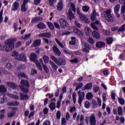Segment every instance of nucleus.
Returning a JSON list of instances; mask_svg holds the SVG:
<instances>
[{
  "instance_id": "393cba45",
  "label": "nucleus",
  "mask_w": 125,
  "mask_h": 125,
  "mask_svg": "<svg viewBox=\"0 0 125 125\" xmlns=\"http://www.w3.org/2000/svg\"><path fill=\"white\" fill-rule=\"evenodd\" d=\"M37 28L41 30H43V29H45V28H46V26H45L43 23L40 22L37 25Z\"/></svg>"
},
{
  "instance_id": "de8ad7c7",
  "label": "nucleus",
  "mask_w": 125,
  "mask_h": 125,
  "mask_svg": "<svg viewBox=\"0 0 125 125\" xmlns=\"http://www.w3.org/2000/svg\"><path fill=\"white\" fill-rule=\"evenodd\" d=\"M83 122H84V117L83 115H81L80 117V124L79 125H83Z\"/></svg>"
},
{
  "instance_id": "9d476101",
  "label": "nucleus",
  "mask_w": 125,
  "mask_h": 125,
  "mask_svg": "<svg viewBox=\"0 0 125 125\" xmlns=\"http://www.w3.org/2000/svg\"><path fill=\"white\" fill-rule=\"evenodd\" d=\"M78 94H79V99L78 100V103L80 105L82 104V102H83V100L84 98L85 94L84 92L79 91L78 92Z\"/></svg>"
},
{
  "instance_id": "0e129e2a",
  "label": "nucleus",
  "mask_w": 125,
  "mask_h": 125,
  "mask_svg": "<svg viewBox=\"0 0 125 125\" xmlns=\"http://www.w3.org/2000/svg\"><path fill=\"white\" fill-rule=\"evenodd\" d=\"M91 27L93 30H98V28L95 25V23H92L91 24Z\"/></svg>"
},
{
  "instance_id": "6ab92c4d",
  "label": "nucleus",
  "mask_w": 125,
  "mask_h": 125,
  "mask_svg": "<svg viewBox=\"0 0 125 125\" xmlns=\"http://www.w3.org/2000/svg\"><path fill=\"white\" fill-rule=\"evenodd\" d=\"M40 21H42V18L35 17L33 18L31 20L32 23H38Z\"/></svg>"
},
{
  "instance_id": "aec40b11",
  "label": "nucleus",
  "mask_w": 125,
  "mask_h": 125,
  "mask_svg": "<svg viewBox=\"0 0 125 125\" xmlns=\"http://www.w3.org/2000/svg\"><path fill=\"white\" fill-rule=\"evenodd\" d=\"M57 9L59 11H61L63 9V1L60 0L58 3Z\"/></svg>"
},
{
  "instance_id": "2eb2a0df",
  "label": "nucleus",
  "mask_w": 125,
  "mask_h": 125,
  "mask_svg": "<svg viewBox=\"0 0 125 125\" xmlns=\"http://www.w3.org/2000/svg\"><path fill=\"white\" fill-rule=\"evenodd\" d=\"M96 16H99V14L98 13L96 12V11L95 9L93 10V14L91 16V19L92 21H94V20H96Z\"/></svg>"
},
{
  "instance_id": "4468645a",
  "label": "nucleus",
  "mask_w": 125,
  "mask_h": 125,
  "mask_svg": "<svg viewBox=\"0 0 125 125\" xmlns=\"http://www.w3.org/2000/svg\"><path fill=\"white\" fill-rule=\"evenodd\" d=\"M19 8V2L17 1L14 2L12 4V10L13 11H16Z\"/></svg>"
},
{
  "instance_id": "ddd939ff",
  "label": "nucleus",
  "mask_w": 125,
  "mask_h": 125,
  "mask_svg": "<svg viewBox=\"0 0 125 125\" xmlns=\"http://www.w3.org/2000/svg\"><path fill=\"white\" fill-rule=\"evenodd\" d=\"M17 60H20V61H26V60H27L26 55H25V54H21L20 55H19V56L17 57Z\"/></svg>"
},
{
  "instance_id": "6e6d98bb",
  "label": "nucleus",
  "mask_w": 125,
  "mask_h": 125,
  "mask_svg": "<svg viewBox=\"0 0 125 125\" xmlns=\"http://www.w3.org/2000/svg\"><path fill=\"white\" fill-rule=\"evenodd\" d=\"M18 76L19 77V78H26V74L24 73H18Z\"/></svg>"
},
{
  "instance_id": "dca6fc26",
  "label": "nucleus",
  "mask_w": 125,
  "mask_h": 125,
  "mask_svg": "<svg viewBox=\"0 0 125 125\" xmlns=\"http://www.w3.org/2000/svg\"><path fill=\"white\" fill-rule=\"evenodd\" d=\"M6 97L4 94H0V104H3L6 102Z\"/></svg>"
},
{
  "instance_id": "9b49d317",
  "label": "nucleus",
  "mask_w": 125,
  "mask_h": 125,
  "mask_svg": "<svg viewBox=\"0 0 125 125\" xmlns=\"http://www.w3.org/2000/svg\"><path fill=\"white\" fill-rule=\"evenodd\" d=\"M89 122L91 125H95L96 124V119L95 118V115L92 114L89 117Z\"/></svg>"
},
{
  "instance_id": "6e6552de",
  "label": "nucleus",
  "mask_w": 125,
  "mask_h": 125,
  "mask_svg": "<svg viewBox=\"0 0 125 125\" xmlns=\"http://www.w3.org/2000/svg\"><path fill=\"white\" fill-rule=\"evenodd\" d=\"M77 13L79 15V17L80 18H81L82 21H83V22H84V23H86V24H89L90 21L88 20V19H87V18H86V17H85L84 15L81 13L79 11H77Z\"/></svg>"
},
{
  "instance_id": "a878e982",
  "label": "nucleus",
  "mask_w": 125,
  "mask_h": 125,
  "mask_svg": "<svg viewBox=\"0 0 125 125\" xmlns=\"http://www.w3.org/2000/svg\"><path fill=\"white\" fill-rule=\"evenodd\" d=\"M50 64L51 65L52 69L54 70V71H57V68L58 67H57V65L54 63V62L51 61H50Z\"/></svg>"
},
{
  "instance_id": "864d4df0",
  "label": "nucleus",
  "mask_w": 125,
  "mask_h": 125,
  "mask_svg": "<svg viewBox=\"0 0 125 125\" xmlns=\"http://www.w3.org/2000/svg\"><path fill=\"white\" fill-rule=\"evenodd\" d=\"M55 3H56V0H49V4L51 6H54Z\"/></svg>"
},
{
  "instance_id": "09e8293b",
  "label": "nucleus",
  "mask_w": 125,
  "mask_h": 125,
  "mask_svg": "<svg viewBox=\"0 0 125 125\" xmlns=\"http://www.w3.org/2000/svg\"><path fill=\"white\" fill-rule=\"evenodd\" d=\"M42 66H43L44 71L46 73H48V72H49V69L48 68V67H47V66H46L45 64H42Z\"/></svg>"
},
{
  "instance_id": "f03ea898",
  "label": "nucleus",
  "mask_w": 125,
  "mask_h": 125,
  "mask_svg": "<svg viewBox=\"0 0 125 125\" xmlns=\"http://www.w3.org/2000/svg\"><path fill=\"white\" fill-rule=\"evenodd\" d=\"M111 9H108L107 11L104 12L102 14V17L103 19H105L108 22H113L114 21V17L111 15Z\"/></svg>"
},
{
  "instance_id": "f3484780",
  "label": "nucleus",
  "mask_w": 125,
  "mask_h": 125,
  "mask_svg": "<svg viewBox=\"0 0 125 125\" xmlns=\"http://www.w3.org/2000/svg\"><path fill=\"white\" fill-rule=\"evenodd\" d=\"M7 85L10 88H12V89H15L16 87H17V85L12 82H7Z\"/></svg>"
},
{
  "instance_id": "39448f33",
  "label": "nucleus",
  "mask_w": 125,
  "mask_h": 125,
  "mask_svg": "<svg viewBox=\"0 0 125 125\" xmlns=\"http://www.w3.org/2000/svg\"><path fill=\"white\" fill-rule=\"evenodd\" d=\"M69 5L70 6V8H69L68 10L67 16L70 20H73V19H75V16H74V14L72 13V10L74 12H76V7H75V4H74V3H70Z\"/></svg>"
},
{
  "instance_id": "412c9836",
  "label": "nucleus",
  "mask_w": 125,
  "mask_h": 125,
  "mask_svg": "<svg viewBox=\"0 0 125 125\" xmlns=\"http://www.w3.org/2000/svg\"><path fill=\"white\" fill-rule=\"evenodd\" d=\"M7 91V88L4 85H0V92L1 93H5Z\"/></svg>"
},
{
  "instance_id": "b1692460",
  "label": "nucleus",
  "mask_w": 125,
  "mask_h": 125,
  "mask_svg": "<svg viewBox=\"0 0 125 125\" xmlns=\"http://www.w3.org/2000/svg\"><path fill=\"white\" fill-rule=\"evenodd\" d=\"M74 33L76 34V35H77V36H79L80 37H83V33L81 30L78 29H75L74 30Z\"/></svg>"
},
{
  "instance_id": "7c9ffc66",
  "label": "nucleus",
  "mask_w": 125,
  "mask_h": 125,
  "mask_svg": "<svg viewBox=\"0 0 125 125\" xmlns=\"http://www.w3.org/2000/svg\"><path fill=\"white\" fill-rule=\"evenodd\" d=\"M41 42H42V41L40 39L35 40L33 43V46H39L41 44Z\"/></svg>"
},
{
  "instance_id": "680f3d73",
  "label": "nucleus",
  "mask_w": 125,
  "mask_h": 125,
  "mask_svg": "<svg viewBox=\"0 0 125 125\" xmlns=\"http://www.w3.org/2000/svg\"><path fill=\"white\" fill-rule=\"evenodd\" d=\"M125 24H123L122 25V26L121 27V28H120L118 32H124V31H125Z\"/></svg>"
},
{
  "instance_id": "0eeeda50",
  "label": "nucleus",
  "mask_w": 125,
  "mask_h": 125,
  "mask_svg": "<svg viewBox=\"0 0 125 125\" xmlns=\"http://www.w3.org/2000/svg\"><path fill=\"white\" fill-rule=\"evenodd\" d=\"M51 59H52V60L54 61L57 65H59V66H61V65H65L66 64V61L65 60H63L61 62L58 61L57 58H56L54 56L51 55Z\"/></svg>"
},
{
  "instance_id": "58836bf2",
  "label": "nucleus",
  "mask_w": 125,
  "mask_h": 125,
  "mask_svg": "<svg viewBox=\"0 0 125 125\" xmlns=\"http://www.w3.org/2000/svg\"><path fill=\"white\" fill-rule=\"evenodd\" d=\"M121 13L123 14L124 19H125V6L121 7Z\"/></svg>"
},
{
  "instance_id": "4c0bfd02",
  "label": "nucleus",
  "mask_w": 125,
  "mask_h": 125,
  "mask_svg": "<svg viewBox=\"0 0 125 125\" xmlns=\"http://www.w3.org/2000/svg\"><path fill=\"white\" fill-rule=\"evenodd\" d=\"M77 94L76 93V92H73L72 94V99L73 101V103H74V104H76V102H77Z\"/></svg>"
},
{
  "instance_id": "bb28decb",
  "label": "nucleus",
  "mask_w": 125,
  "mask_h": 125,
  "mask_svg": "<svg viewBox=\"0 0 125 125\" xmlns=\"http://www.w3.org/2000/svg\"><path fill=\"white\" fill-rule=\"evenodd\" d=\"M49 107L51 111H54V109L56 108V104H55V103H51L49 104Z\"/></svg>"
},
{
  "instance_id": "3c124183",
  "label": "nucleus",
  "mask_w": 125,
  "mask_h": 125,
  "mask_svg": "<svg viewBox=\"0 0 125 125\" xmlns=\"http://www.w3.org/2000/svg\"><path fill=\"white\" fill-rule=\"evenodd\" d=\"M118 100L121 105H124L125 104V100L123 98H119Z\"/></svg>"
},
{
  "instance_id": "37998d69",
  "label": "nucleus",
  "mask_w": 125,
  "mask_h": 125,
  "mask_svg": "<svg viewBox=\"0 0 125 125\" xmlns=\"http://www.w3.org/2000/svg\"><path fill=\"white\" fill-rule=\"evenodd\" d=\"M47 25L50 30H53L54 29V26L52 23L48 22L47 23Z\"/></svg>"
},
{
  "instance_id": "cd10ccee",
  "label": "nucleus",
  "mask_w": 125,
  "mask_h": 125,
  "mask_svg": "<svg viewBox=\"0 0 125 125\" xmlns=\"http://www.w3.org/2000/svg\"><path fill=\"white\" fill-rule=\"evenodd\" d=\"M85 33L86 36H89L91 34V29L88 27H86L84 29Z\"/></svg>"
},
{
  "instance_id": "49530a36",
  "label": "nucleus",
  "mask_w": 125,
  "mask_h": 125,
  "mask_svg": "<svg viewBox=\"0 0 125 125\" xmlns=\"http://www.w3.org/2000/svg\"><path fill=\"white\" fill-rule=\"evenodd\" d=\"M85 87L86 89H91L92 88V83H88L85 86Z\"/></svg>"
},
{
  "instance_id": "c85d7f7f",
  "label": "nucleus",
  "mask_w": 125,
  "mask_h": 125,
  "mask_svg": "<svg viewBox=\"0 0 125 125\" xmlns=\"http://www.w3.org/2000/svg\"><path fill=\"white\" fill-rule=\"evenodd\" d=\"M96 45L97 47H99V48H101V47L105 46V43L104 42H99L96 43Z\"/></svg>"
},
{
  "instance_id": "c03bdc74",
  "label": "nucleus",
  "mask_w": 125,
  "mask_h": 125,
  "mask_svg": "<svg viewBox=\"0 0 125 125\" xmlns=\"http://www.w3.org/2000/svg\"><path fill=\"white\" fill-rule=\"evenodd\" d=\"M88 42L90 44H93L94 43V39L92 37H89L88 39Z\"/></svg>"
},
{
  "instance_id": "4d7b16f0",
  "label": "nucleus",
  "mask_w": 125,
  "mask_h": 125,
  "mask_svg": "<svg viewBox=\"0 0 125 125\" xmlns=\"http://www.w3.org/2000/svg\"><path fill=\"white\" fill-rule=\"evenodd\" d=\"M70 44H75L76 43V38L75 37L72 38V40L69 42Z\"/></svg>"
},
{
  "instance_id": "8fccbe9b",
  "label": "nucleus",
  "mask_w": 125,
  "mask_h": 125,
  "mask_svg": "<svg viewBox=\"0 0 125 125\" xmlns=\"http://www.w3.org/2000/svg\"><path fill=\"white\" fill-rule=\"evenodd\" d=\"M3 13V10H1L0 12V24L2 22L3 19L2 18V14Z\"/></svg>"
},
{
  "instance_id": "2f4dec72",
  "label": "nucleus",
  "mask_w": 125,
  "mask_h": 125,
  "mask_svg": "<svg viewBox=\"0 0 125 125\" xmlns=\"http://www.w3.org/2000/svg\"><path fill=\"white\" fill-rule=\"evenodd\" d=\"M11 56L14 57L15 59L17 60V57L19 56L18 52L16 51H13L11 53Z\"/></svg>"
},
{
  "instance_id": "a211bd4d",
  "label": "nucleus",
  "mask_w": 125,
  "mask_h": 125,
  "mask_svg": "<svg viewBox=\"0 0 125 125\" xmlns=\"http://www.w3.org/2000/svg\"><path fill=\"white\" fill-rule=\"evenodd\" d=\"M16 110H17V107L13 108L12 110L8 113V118H11V117H13V116L15 115Z\"/></svg>"
},
{
  "instance_id": "5701e85b",
  "label": "nucleus",
  "mask_w": 125,
  "mask_h": 125,
  "mask_svg": "<svg viewBox=\"0 0 125 125\" xmlns=\"http://www.w3.org/2000/svg\"><path fill=\"white\" fill-rule=\"evenodd\" d=\"M92 35L94 38H95V39L98 40L100 39V34H99V33L97 31H93L92 32Z\"/></svg>"
},
{
  "instance_id": "7ed1b4c3",
  "label": "nucleus",
  "mask_w": 125,
  "mask_h": 125,
  "mask_svg": "<svg viewBox=\"0 0 125 125\" xmlns=\"http://www.w3.org/2000/svg\"><path fill=\"white\" fill-rule=\"evenodd\" d=\"M21 90L23 93L29 92V83L27 80H21Z\"/></svg>"
},
{
  "instance_id": "a18cd8bd",
  "label": "nucleus",
  "mask_w": 125,
  "mask_h": 125,
  "mask_svg": "<svg viewBox=\"0 0 125 125\" xmlns=\"http://www.w3.org/2000/svg\"><path fill=\"white\" fill-rule=\"evenodd\" d=\"M82 45H83V46H84V49H87V48H89V47H90V45H89L88 43L85 42H82Z\"/></svg>"
},
{
  "instance_id": "4be33fe9",
  "label": "nucleus",
  "mask_w": 125,
  "mask_h": 125,
  "mask_svg": "<svg viewBox=\"0 0 125 125\" xmlns=\"http://www.w3.org/2000/svg\"><path fill=\"white\" fill-rule=\"evenodd\" d=\"M38 36L40 38H42V37H46V38H50V37H51V33L49 32L45 33H41Z\"/></svg>"
},
{
  "instance_id": "c9c22d12",
  "label": "nucleus",
  "mask_w": 125,
  "mask_h": 125,
  "mask_svg": "<svg viewBox=\"0 0 125 125\" xmlns=\"http://www.w3.org/2000/svg\"><path fill=\"white\" fill-rule=\"evenodd\" d=\"M7 95L11 98H14V99H19V97L16 95L13 94H8Z\"/></svg>"
},
{
  "instance_id": "338daca9",
  "label": "nucleus",
  "mask_w": 125,
  "mask_h": 125,
  "mask_svg": "<svg viewBox=\"0 0 125 125\" xmlns=\"http://www.w3.org/2000/svg\"><path fill=\"white\" fill-rule=\"evenodd\" d=\"M43 125H51V122L49 120H46L43 122Z\"/></svg>"
},
{
  "instance_id": "774afa93",
  "label": "nucleus",
  "mask_w": 125,
  "mask_h": 125,
  "mask_svg": "<svg viewBox=\"0 0 125 125\" xmlns=\"http://www.w3.org/2000/svg\"><path fill=\"white\" fill-rule=\"evenodd\" d=\"M6 67H7V69H11V68H12V65H11V63L8 62L6 64Z\"/></svg>"
},
{
  "instance_id": "79ce46f5",
  "label": "nucleus",
  "mask_w": 125,
  "mask_h": 125,
  "mask_svg": "<svg viewBox=\"0 0 125 125\" xmlns=\"http://www.w3.org/2000/svg\"><path fill=\"white\" fill-rule=\"evenodd\" d=\"M113 38L111 37H108L106 38V42L108 43V44H111L112 42H113Z\"/></svg>"
},
{
  "instance_id": "c756f323",
  "label": "nucleus",
  "mask_w": 125,
  "mask_h": 125,
  "mask_svg": "<svg viewBox=\"0 0 125 125\" xmlns=\"http://www.w3.org/2000/svg\"><path fill=\"white\" fill-rule=\"evenodd\" d=\"M8 106H18L19 105V102L15 101L8 103Z\"/></svg>"
},
{
  "instance_id": "f257e3e1",
  "label": "nucleus",
  "mask_w": 125,
  "mask_h": 125,
  "mask_svg": "<svg viewBox=\"0 0 125 125\" xmlns=\"http://www.w3.org/2000/svg\"><path fill=\"white\" fill-rule=\"evenodd\" d=\"M14 42L15 39H9L4 41V45L1 47V50L4 51H11L14 47Z\"/></svg>"
},
{
  "instance_id": "bf43d9fd",
  "label": "nucleus",
  "mask_w": 125,
  "mask_h": 125,
  "mask_svg": "<svg viewBox=\"0 0 125 125\" xmlns=\"http://www.w3.org/2000/svg\"><path fill=\"white\" fill-rule=\"evenodd\" d=\"M54 25L55 27V28H56V29H58V30H60L61 29V27H60V25H59V23H57V22H55L54 23Z\"/></svg>"
},
{
  "instance_id": "f8f14e48",
  "label": "nucleus",
  "mask_w": 125,
  "mask_h": 125,
  "mask_svg": "<svg viewBox=\"0 0 125 125\" xmlns=\"http://www.w3.org/2000/svg\"><path fill=\"white\" fill-rule=\"evenodd\" d=\"M53 51L56 55H58V56H61V52L60 51V50L56 46H54L53 47Z\"/></svg>"
},
{
  "instance_id": "473e14b6",
  "label": "nucleus",
  "mask_w": 125,
  "mask_h": 125,
  "mask_svg": "<svg viewBox=\"0 0 125 125\" xmlns=\"http://www.w3.org/2000/svg\"><path fill=\"white\" fill-rule=\"evenodd\" d=\"M55 41L57 43H58L59 46H60V47H61L62 48H65V46H64V45H63V44L60 42V41H59V40H58V39L56 38Z\"/></svg>"
},
{
  "instance_id": "72a5a7b5",
  "label": "nucleus",
  "mask_w": 125,
  "mask_h": 125,
  "mask_svg": "<svg viewBox=\"0 0 125 125\" xmlns=\"http://www.w3.org/2000/svg\"><path fill=\"white\" fill-rule=\"evenodd\" d=\"M42 58L44 63L45 64H47L48 63V61H49V58L47 55H43Z\"/></svg>"
},
{
  "instance_id": "13d9d810",
  "label": "nucleus",
  "mask_w": 125,
  "mask_h": 125,
  "mask_svg": "<svg viewBox=\"0 0 125 125\" xmlns=\"http://www.w3.org/2000/svg\"><path fill=\"white\" fill-rule=\"evenodd\" d=\"M26 68L24 65H21L19 67L17 68L18 71H20V70H24Z\"/></svg>"
},
{
  "instance_id": "20e7f679",
  "label": "nucleus",
  "mask_w": 125,
  "mask_h": 125,
  "mask_svg": "<svg viewBox=\"0 0 125 125\" xmlns=\"http://www.w3.org/2000/svg\"><path fill=\"white\" fill-rule=\"evenodd\" d=\"M37 55H36L35 53H32L29 57V59L32 62H34V63L36 64L37 67H38L40 71H42V67L41 63H40V62H39L37 60Z\"/></svg>"
},
{
  "instance_id": "423d86ee",
  "label": "nucleus",
  "mask_w": 125,
  "mask_h": 125,
  "mask_svg": "<svg viewBox=\"0 0 125 125\" xmlns=\"http://www.w3.org/2000/svg\"><path fill=\"white\" fill-rule=\"evenodd\" d=\"M59 22L62 29H66V28L69 27V23L65 19H60L59 20Z\"/></svg>"
},
{
  "instance_id": "1a4fd4ad",
  "label": "nucleus",
  "mask_w": 125,
  "mask_h": 125,
  "mask_svg": "<svg viewBox=\"0 0 125 125\" xmlns=\"http://www.w3.org/2000/svg\"><path fill=\"white\" fill-rule=\"evenodd\" d=\"M23 3L21 6V11L22 12H26L27 11V7H26V4L28 3V2H30L29 0H23Z\"/></svg>"
},
{
  "instance_id": "69168bd1",
  "label": "nucleus",
  "mask_w": 125,
  "mask_h": 125,
  "mask_svg": "<svg viewBox=\"0 0 125 125\" xmlns=\"http://www.w3.org/2000/svg\"><path fill=\"white\" fill-rule=\"evenodd\" d=\"M92 103L93 105H94V108L97 107V106H98V104H97V102H96V101L95 100H93L92 102Z\"/></svg>"
},
{
  "instance_id": "5fc2aeb1",
  "label": "nucleus",
  "mask_w": 125,
  "mask_h": 125,
  "mask_svg": "<svg viewBox=\"0 0 125 125\" xmlns=\"http://www.w3.org/2000/svg\"><path fill=\"white\" fill-rule=\"evenodd\" d=\"M62 101L61 100H60L58 101L57 102L56 107L58 108V109H59V108H60V107H61V102Z\"/></svg>"
},
{
  "instance_id": "f704fd0d",
  "label": "nucleus",
  "mask_w": 125,
  "mask_h": 125,
  "mask_svg": "<svg viewBox=\"0 0 125 125\" xmlns=\"http://www.w3.org/2000/svg\"><path fill=\"white\" fill-rule=\"evenodd\" d=\"M20 97L21 100H26V99H28V95L26 94H23L22 93H20Z\"/></svg>"
},
{
  "instance_id": "e433bc0d",
  "label": "nucleus",
  "mask_w": 125,
  "mask_h": 125,
  "mask_svg": "<svg viewBox=\"0 0 125 125\" xmlns=\"http://www.w3.org/2000/svg\"><path fill=\"white\" fill-rule=\"evenodd\" d=\"M114 10L115 13H119V11H120V5H116L114 7Z\"/></svg>"
},
{
  "instance_id": "603ef678",
  "label": "nucleus",
  "mask_w": 125,
  "mask_h": 125,
  "mask_svg": "<svg viewBox=\"0 0 125 125\" xmlns=\"http://www.w3.org/2000/svg\"><path fill=\"white\" fill-rule=\"evenodd\" d=\"M83 83H79L77 86L76 87L75 90L77 91V90H79L80 88H82L83 87Z\"/></svg>"
},
{
  "instance_id": "e2e57ef3",
  "label": "nucleus",
  "mask_w": 125,
  "mask_h": 125,
  "mask_svg": "<svg viewBox=\"0 0 125 125\" xmlns=\"http://www.w3.org/2000/svg\"><path fill=\"white\" fill-rule=\"evenodd\" d=\"M84 107L87 109H88L89 107H90V104L88 102H85L84 104Z\"/></svg>"
},
{
  "instance_id": "ea45409f",
  "label": "nucleus",
  "mask_w": 125,
  "mask_h": 125,
  "mask_svg": "<svg viewBox=\"0 0 125 125\" xmlns=\"http://www.w3.org/2000/svg\"><path fill=\"white\" fill-rule=\"evenodd\" d=\"M86 97L87 99L90 100V99H92V98L93 97V95H92V93L89 92L86 94Z\"/></svg>"
},
{
  "instance_id": "052dcab7",
  "label": "nucleus",
  "mask_w": 125,
  "mask_h": 125,
  "mask_svg": "<svg viewBox=\"0 0 125 125\" xmlns=\"http://www.w3.org/2000/svg\"><path fill=\"white\" fill-rule=\"evenodd\" d=\"M83 11H85V12H87V11L89 10V7H88L87 6H83Z\"/></svg>"
},
{
  "instance_id": "a19ab883",
  "label": "nucleus",
  "mask_w": 125,
  "mask_h": 125,
  "mask_svg": "<svg viewBox=\"0 0 125 125\" xmlns=\"http://www.w3.org/2000/svg\"><path fill=\"white\" fill-rule=\"evenodd\" d=\"M117 112L118 115L121 116V115H123V108L122 106H119L118 107Z\"/></svg>"
}]
</instances>
